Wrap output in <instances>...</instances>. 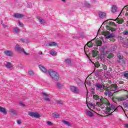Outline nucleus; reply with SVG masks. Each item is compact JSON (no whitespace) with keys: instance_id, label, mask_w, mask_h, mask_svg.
Masks as SVG:
<instances>
[{"instance_id":"nucleus-1","label":"nucleus","mask_w":128,"mask_h":128,"mask_svg":"<svg viewBox=\"0 0 128 128\" xmlns=\"http://www.w3.org/2000/svg\"><path fill=\"white\" fill-rule=\"evenodd\" d=\"M48 74L50 75V76L52 78L53 80H55L57 82L60 80V75L58 72L54 71H52V70H48Z\"/></svg>"},{"instance_id":"nucleus-2","label":"nucleus","mask_w":128,"mask_h":128,"mask_svg":"<svg viewBox=\"0 0 128 128\" xmlns=\"http://www.w3.org/2000/svg\"><path fill=\"white\" fill-rule=\"evenodd\" d=\"M94 86L96 88V90H98L100 92H104V89L106 86L102 84L96 83L94 84Z\"/></svg>"},{"instance_id":"nucleus-3","label":"nucleus","mask_w":128,"mask_h":128,"mask_svg":"<svg viewBox=\"0 0 128 128\" xmlns=\"http://www.w3.org/2000/svg\"><path fill=\"white\" fill-rule=\"evenodd\" d=\"M104 90H105V92H104V96H108V98H111L112 96V94L110 92V88H108V87L106 86L105 88L104 89Z\"/></svg>"},{"instance_id":"nucleus-4","label":"nucleus","mask_w":128,"mask_h":128,"mask_svg":"<svg viewBox=\"0 0 128 128\" xmlns=\"http://www.w3.org/2000/svg\"><path fill=\"white\" fill-rule=\"evenodd\" d=\"M110 98L112 100V102H114L115 104H118V102H123V100H126L125 97L122 96L118 98L112 96Z\"/></svg>"},{"instance_id":"nucleus-5","label":"nucleus","mask_w":128,"mask_h":128,"mask_svg":"<svg viewBox=\"0 0 128 128\" xmlns=\"http://www.w3.org/2000/svg\"><path fill=\"white\" fill-rule=\"evenodd\" d=\"M70 90L72 92H74V94H80V90L78 87L76 86H72L70 87Z\"/></svg>"},{"instance_id":"nucleus-6","label":"nucleus","mask_w":128,"mask_h":128,"mask_svg":"<svg viewBox=\"0 0 128 128\" xmlns=\"http://www.w3.org/2000/svg\"><path fill=\"white\" fill-rule=\"evenodd\" d=\"M100 102L102 104L100 105V106H102L103 104H106V106H110L108 100V99H106V98H100Z\"/></svg>"},{"instance_id":"nucleus-7","label":"nucleus","mask_w":128,"mask_h":128,"mask_svg":"<svg viewBox=\"0 0 128 128\" xmlns=\"http://www.w3.org/2000/svg\"><path fill=\"white\" fill-rule=\"evenodd\" d=\"M108 88L112 92H116L118 90V85L116 84H112Z\"/></svg>"},{"instance_id":"nucleus-8","label":"nucleus","mask_w":128,"mask_h":128,"mask_svg":"<svg viewBox=\"0 0 128 128\" xmlns=\"http://www.w3.org/2000/svg\"><path fill=\"white\" fill-rule=\"evenodd\" d=\"M28 114V116H32V118H38L40 116V114L36 112H29Z\"/></svg>"},{"instance_id":"nucleus-9","label":"nucleus","mask_w":128,"mask_h":128,"mask_svg":"<svg viewBox=\"0 0 128 128\" xmlns=\"http://www.w3.org/2000/svg\"><path fill=\"white\" fill-rule=\"evenodd\" d=\"M94 46V44H92V41H90L87 43V46L86 45L84 47V52L88 56V54H86V50H88V48H92Z\"/></svg>"},{"instance_id":"nucleus-10","label":"nucleus","mask_w":128,"mask_h":128,"mask_svg":"<svg viewBox=\"0 0 128 128\" xmlns=\"http://www.w3.org/2000/svg\"><path fill=\"white\" fill-rule=\"evenodd\" d=\"M74 80L76 82L78 86H82L84 84V82H82V81L78 78H74Z\"/></svg>"},{"instance_id":"nucleus-11","label":"nucleus","mask_w":128,"mask_h":128,"mask_svg":"<svg viewBox=\"0 0 128 128\" xmlns=\"http://www.w3.org/2000/svg\"><path fill=\"white\" fill-rule=\"evenodd\" d=\"M105 56L107 58H114V54L110 53V52L108 51L106 52Z\"/></svg>"},{"instance_id":"nucleus-12","label":"nucleus","mask_w":128,"mask_h":128,"mask_svg":"<svg viewBox=\"0 0 128 128\" xmlns=\"http://www.w3.org/2000/svg\"><path fill=\"white\" fill-rule=\"evenodd\" d=\"M42 94L44 96L43 98H44V100H46V102H50V99L49 98L50 96H48V94L45 92H42Z\"/></svg>"},{"instance_id":"nucleus-13","label":"nucleus","mask_w":128,"mask_h":128,"mask_svg":"<svg viewBox=\"0 0 128 128\" xmlns=\"http://www.w3.org/2000/svg\"><path fill=\"white\" fill-rule=\"evenodd\" d=\"M103 71L102 69L98 70L95 74L96 76H102L104 74V72H102Z\"/></svg>"},{"instance_id":"nucleus-14","label":"nucleus","mask_w":128,"mask_h":128,"mask_svg":"<svg viewBox=\"0 0 128 128\" xmlns=\"http://www.w3.org/2000/svg\"><path fill=\"white\" fill-rule=\"evenodd\" d=\"M15 50L16 52H23L24 50L22 48V47H20V46L18 44H16L15 46Z\"/></svg>"},{"instance_id":"nucleus-15","label":"nucleus","mask_w":128,"mask_h":128,"mask_svg":"<svg viewBox=\"0 0 128 128\" xmlns=\"http://www.w3.org/2000/svg\"><path fill=\"white\" fill-rule=\"evenodd\" d=\"M4 54L7 56H14V52H12L6 50L4 52Z\"/></svg>"},{"instance_id":"nucleus-16","label":"nucleus","mask_w":128,"mask_h":128,"mask_svg":"<svg viewBox=\"0 0 128 128\" xmlns=\"http://www.w3.org/2000/svg\"><path fill=\"white\" fill-rule=\"evenodd\" d=\"M13 16L14 18H24V14H22L16 13V14H14L13 15Z\"/></svg>"},{"instance_id":"nucleus-17","label":"nucleus","mask_w":128,"mask_h":128,"mask_svg":"<svg viewBox=\"0 0 128 128\" xmlns=\"http://www.w3.org/2000/svg\"><path fill=\"white\" fill-rule=\"evenodd\" d=\"M99 18H106V14L105 12H100L98 13Z\"/></svg>"},{"instance_id":"nucleus-18","label":"nucleus","mask_w":128,"mask_h":128,"mask_svg":"<svg viewBox=\"0 0 128 128\" xmlns=\"http://www.w3.org/2000/svg\"><path fill=\"white\" fill-rule=\"evenodd\" d=\"M38 68H40V70H42V72H47L48 70H46V68H44V66L42 65H39Z\"/></svg>"},{"instance_id":"nucleus-19","label":"nucleus","mask_w":128,"mask_h":128,"mask_svg":"<svg viewBox=\"0 0 128 128\" xmlns=\"http://www.w3.org/2000/svg\"><path fill=\"white\" fill-rule=\"evenodd\" d=\"M92 58H96V56H97L98 54V51L92 50Z\"/></svg>"},{"instance_id":"nucleus-20","label":"nucleus","mask_w":128,"mask_h":128,"mask_svg":"<svg viewBox=\"0 0 128 128\" xmlns=\"http://www.w3.org/2000/svg\"><path fill=\"white\" fill-rule=\"evenodd\" d=\"M106 53L101 54L100 56V59L101 60L104 62V60H106Z\"/></svg>"},{"instance_id":"nucleus-21","label":"nucleus","mask_w":128,"mask_h":128,"mask_svg":"<svg viewBox=\"0 0 128 128\" xmlns=\"http://www.w3.org/2000/svg\"><path fill=\"white\" fill-rule=\"evenodd\" d=\"M37 18L39 20L40 22L42 24H44L46 22V20H44L42 18V17L40 16H38Z\"/></svg>"},{"instance_id":"nucleus-22","label":"nucleus","mask_w":128,"mask_h":128,"mask_svg":"<svg viewBox=\"0 0 128 128\" xmlns=\"http://www.w3.org/2000/svg\"><path fill=\"white\" fill-rule=\"evenodd\" d=\"M0 112H2L4 114H7L6 110V108L2 106H0Z\"/></svg>"},{"instance_id":"nucleus-23","label":"nucleus","mask_w":128,"mask_h":128,"mask_svg":"<svg viewBox=\"0 0 128 128\" xmlns=\"http://www.w3.org/2000/svg\"><path fill=\"white\" fill-rule=\"evenodd\" d=\"M117 20L116 22L117 24H122V22H124V19L122 18H117V19L114 20Z\"/></svg>"},{"instance_id":"nucleus-24","label":"nucleus","mask_w":128,"mask_h":128,"mask_svg":"<svg viewBox=\"0 0 128 128\" xmlns=\"http://www.w3.org/2000/svg\"><path fill=\"white\" fill-rule=\"evenodd\" d=\"M52 116L56 118H60V114H58V113L56 112H54L52 113Z\"/></svg>"},{"instance_id":"nucleus-25","label":"nucleus","mask_w":128,"mask_h":128,"mask_svg":"<svg viewBox=\"0 0 128 128\" xmlns=\"http://www.w3.org/2000/svg\"><path fill=\"white\" fill-rule=\"evenodd\" d=\"M116 6V5H113L112 8V12H116L117 10Z\"/></svg>"},{"instance_id":"nucleus-26","label":"nucleus","mask_w":128,"mask_h":128,"mask_svg":"<svg viewBox=\"0 0 128 128\" xmlns=\"http://www.w3.org/2000/svg\"><path fill=\"white\" fill-rule=\"evenodd\" d=\"M62 122L64 124H66V126H72V124H70V122L68 121L64 120H62Z\"/></svg>"},{"instance_id":"nucleus-27","label":"nucleus","mask_w":128,"mask_h":128,"mask_svg":"<svg viewBox=\"0 0 128 128\" xmlns=\"http://www.w3.org/2000/svg\"><path fill=\"white\" fill-rule=\"evenodd\" d=\"M116 50V46L114 44H112L110 48V52H114Z\"/></svg>"},{"instance_id":"nucleus-28","label":"nucleus","mask_w":128,"mask_h":128,"mask_svg":"<svg viewBox=\"0 0 128 128\" xmlns=\"http://www.w3.org/2000/svg\"><path fill=\"white\" fill-rule=\"evenodd\" d=\"M64 62L68 64H72V60H70V58L65 59Z\"/></svg>"},{"instance_id":"nucleus-29","label":"nucleus","mask_w":128,"mask_h":128,"mask_svg":"<svg viewBox=\"0 0 128 128\" xmlns=\"http://www.w3.org/2000/svg\"><path fill=\"white\" fill-rule=\"evenodd\" d=\"M106 28L107 30H111V32H116V28L110 27V26H106Z\"/></svg>"},{"instance_id":"nucleus-30","label":"nucleus","mask_w":128,"mask_h":128,"mask_svg":"<svg viewBox=\"0 0 128 128\" xmlns=\"http://www.w3.org/2000/svg\"><path fill=\"white\" fill-rule=\"evenodd\" d=\"M123 76L126 80H128V71L123 72Z\"/></svg>"},{"instance_id":"nucleus-31","label":"nucleus","mask_w":128,"mask_h":128,"mask_svg":"<svg viewBox=\"0 0 128 128\" xmlns=\"http://www.w3.org/2000/svg\"><path fill=\"white\" fill-rule=\"evenodd\" d=\"M94 66V68H100V62H96L95 63L93 62Z\"/></svg>"},{"instance_id":"nucleus-32","label":"nucleus","mask_w":128,"mask_h":128,"mask_svg":"<svg viewBox=\"0 0 128 128\" xmlns=\"http://www.w3.org/2000/svg\"><path fill=\"white\" fill-rule=\"evenodd\" d=\"M86 114H87L88 116H90V118H92V116H94V114L90 110H87Z\"/></svg>"},{"instance_id":"nucleus-33","label":"nucleus","mask_w":128,"mask_h":128,"mask_svg":"<svg viewBox=\"0 0 128 128\" xmlns=\"http://www.w3.org/2000/svg\"><path fill=\"white\" fill-rule=\"evenodd\" d=\"M48 46H58V44L56 42H51L48 44Z\"/></svg>"},{"instance_id":"nucleus-34","label":"nucleus","mask_w":128,"mask_h":128,"mask_svg":"<svg viewBox=\"0 0 128 128\" xmlns=\"http://www.w3.org/2000/svg\"><path fill=\"white\" fill-rule=\"evenodd\" d=\"M6 66V68H12V64L10 62H8Z\"/></svg>"},{"instance_id":"nucleus-35","label":"nucleus","mask_w":128,"mask_h":128,"mask_svg":"<svg viewBox=\"0 0 128 128\" xmlns=\"http://www.w3.org/2000/svg\"><path fill=\"white\" fill-rule=\"evenodd\" d=\"M14 30V32H16V34H18V32H20V29L18 27H15Z\"/></svg>"},{"instance_id":"nucleus-36","label":"nucleus","mask_w":128,"mask_h":128,"mask_svg":"<svg viewBox=\"0 0 128 128\" xmlns=\"http://www.w3.org/2000/svg\"><path fill=\"white\" fill-rule=\"evenodd\" d=\"M93 98L95 100H100V96L98 95H94L93 96Z\"/></svg>"},{"instance_id":"nucleus-37","label":"nucleus","mask_w":128,"mask_h":128,"mask_svg":"<svg viewBox=\"0 0 128 128\" xmlns=\"http://www.w3.org/2000/svg\"><path fill=\"white\" fill-rule=\"evenodd\" d=\"M50 54H51V56H56V52L55 50L50 52Z\"/></svg>"},{"instance_id":"nucleus-38","label":"nucleus","mask_w":128,"mask_h":128,"mask_svg":"<svg viewBox=\"0 0 128 128\" xmlns=\"http://www.w3.org/2000/svg\"><path fill=\"white\" fill-rule=\"evenodd\" d=\"M101 66H102L103 70H108V66H106V65L104 64H101Z\"/></svg>"},{"instance_id":"nucleus-39","label":"nucleus","mask_w":128,"mask_h":128,"mask_svg":"<svg viewBox=\"0 0 128 128\" xmlns=\"http://www.w3.org/2000/svg\"><path fill=\"white\" fill-rule=\"evenodd\" d=\"M122 34H124V36H128V30H124L122 32Z\"/></svg>"},{"instance_id":"nucleus-40","label":"nucleus","mask_w":128,"mask_h":128,"mask_svg":"<svg viewBox=\"0 0 128 128\" xmlns=\"http://www.w3.org/2000/svg\"><path fill=\"white\" fill-rule=\"evenodd\" d=\"M122 98H125L124 100H127L128 98V91L126 90V96H122Z\"/></svg>"},{"instance_id":"nucleus-41","label":"nucleus","mask_w":128,"mask_h":128,"mask_svg":"<svg viewBox=\"0 0 128 128\" xmlns=\"http://www.w3.org/2000/svg\"><path fill=\"white\" fill-rule=\"evenodd\" d=\"M117 56L118 58V60H123L124 59V56H122L121 54H118Z\"/></svg>"},{"instance_id":"nucleus-42","label":"nucleus","mask_w":128,"mask_h":128,"mask_svg":"<svg viewBox=\"0 0 128 128\" xmlns=\"http://www.w3.org/2000/svg\"><path fill=\"white\" fill-rule=\"evenodd\" d=\"M123 106L124 108H128V102H124Z\"/></svg>"},{"instance_id":"nucleus-43","label":"nucleus","mask_w":128,"mask_h":128,"mask_svg":"<svg viewBox=\"0 0 128 128\" xmlns=\"http://www.w3.org/2000/svg\"><path fill=\"white\" fill-rule=\"evenodd\" d=\"M107 38H114V36L112 34H111L109 36H106Z\"/></svg>"},{"instance_id":"nucleus-44","label":"nucleus","mask_w":128,"mask_h":128,"mask_svg":"<svg viewBox=\"0 0 128 128\" xmlns=\"http://www.w3.org/2000/svg\"><path fill=\"white\" fill-rule=\"evenodd\" d=\"M56 86L58 88H61L62 87V85L60 83H57Z\"/></svg>"},{"instance_id":"nucleus-45","label":"nucleus","mask_w":128,"mask_h":128,"mask_svg":"<svg viewBox=\"0 0 128 128\" xmlns=\"http://www.w3.org/2000/svg\"><path fill=\"white\" fill-rule=\"evenodd\" d=\"M28 74H30V76H34V71L32 70H30L28 72Z\"/></svg>"},{"instance_id":"nucleus-46","label":"nucleus","mask_w":128,"mask_h":128,"mask_svg":"<svg viewBox=\"0 0 128 128\" xmlns=\"http://www.w3.org/2000/svg\"><path fill=\"white\" fill-rule=\"evenodd\" d=\"M110 108L111 109V110H114V108H116V106H114V104H111L110 106Z\"/></svg>"},{"instance_id":"nucleus-47","label":"nucleus","mask_w":128,"mask_h":128,"mask_svg":"<svg viewBox=\"0 0 128 128\" xmlns=\"http://www.w3.org/2000/svg\"><path fill=\"white\" fill-rule=\"evenodd\" d=\"M118 110H123V112H124V108H122V106H117Z\"/></svg>"},{"instance_id":"nucleus-48","label":"nucleus","mask_w":128,"mask_h":128,"mask_svg":"<svg viewBox=\"0 0 128 128\" xmlns=\"http://www.w3.org/2000/svg\"><path fill=\"white\" fill-rule=\"evenodd\" d=\"M109 24L110 26H116V23L112 22H109Z\"/></svg>"},{"instance_id":"nucleus-49","label":"nucleus","mask_w":128,"mask_h":128,"mask_svg":"<svg viewBox=\"0 0 128 128\" xmlns=\"http://www.w3.org/2000/svg\"><path fill=\"white\" fill-rule=\"evenodd\" d=\"M1 24H2V26L3 28H8V25H6V24H4L2 22V20L1 21Z\"/></svg>"},{"instance_id":"nucleus-50","label":"nucleus","mask_w":128,"mask_h":128,"mask_svg":"<svg viewBox=\"0 0 128 128\" xmlns=\"http://www.w3.org/2000/svg\"><path fill=\"white\" fill-rule=\"evenodd\" d=\"M56 102L58 104H64V102H62V101H60V100H57V101H56Z\"/></svg>"},{"instance_id":"nucleus-51","label":"nucleus","mask_w":128,"mask_h":128,"mask_svg":"<svg viewBox=\"0 0 128 128\" xmlns=\"http://www.w3.org/2000/svg\"><path fill=\"white\" fill-rule=\"evenodd\" d=\"M32 3H30V4L28 5V6H27V7H28V8H32Z\"/></svg>"},{"instance_id":"nucleus-52","label":"nucleus","mask_w":128,"mask_h":128,"mask_svg":"<svg viewBox=\"0 0 128 128\" xmlns=\"http://www.w3.org/2000/svg\"><path fill=\"white\" fill-rule=\"evenodd\" d=\"M10 112L12 114H16V110H14L11 109Z\"/></svg>"},{"instance_id":"nucleus-53","label":"nucleus","mask_w":128,"mask_h":128,"mask_svg":"<svg viewBox=\"0 0 128 128\" xmlns=\"http://www.w3.org/2000/svg\"><path fill=\"white\" fill-rule=\"evenodd\" d=\"M121 64L122 66H124V64H126V62L123 60H121Z\"/></svg>"},{"instance_id":"nucleus-54","label":"nucleus","mask_w":128,"mask_h":128,"mask_svg":"<svg viewBox=\"0 0 128 128\" xmlns=\"http://www.w3.org/2000/svg\"><path fill=\"white\" fill-rule=\"evenodd\" d=\"M84 5L87 7V8H90V4L88 3H86Z\"/></svg>"},{"instance_id":"nucleus-55","label":"nucleus","mask_w":128,"mask_h":128,"mask_svg":"<svg viewBox=\"0 0 128 128\" xmlns=\"http://www.w3.org/2000/svg\"><path fill=\"white\" fill-rule=\"evenodd\" d=\"M47 124L48 126H52V124L50 121H48Z\"/></svg>"},{"instance_id":"nucleus-56","label":"nucleus","mask_w":128,"mask_h":128,"mask_svg":"<svg viewBox=\"0 0 128 128\" xmlns=\"http://www.w3.org/2000/svg\"><path fill=\"white\" fill-rule=\"evenodd\" d=\"M18 23L19 24V26H24V24L18 21Z\"/></svg>"},{"instance_id":"nucleus-57","label":"nucleus","mask_w":128,"mask_h":128,"mask_svg":"<svg viewBox=\"0 0 128 128\" xmlns=\"http://www.w3.org/2000/svg\"><path fill=\"white\" fill-rule=\"evenodd\" d=\"M119 110H118V107L116 108H115L114 109V112H119Z\"/></svg>"},{"instance_id":"nucleus-58","label":"nucleus","mask_w":128,"mask_h":128,"mask_svg":"<svg viewBox=\"0 0 128 128\" xmlns=\"http://www.w3.org/2000/svg\"><path fill=\"white\" fill-rule=\"evenodd\" d=\"M106 110L107 112H110V110H112V109H110V108H107Z\"/></svg>"},{"instance_id":"nucleus-59","label":"nucleus","mask_w":128,"mask_h":128,"mask_svg":"<svg viewBox=\"0 0 128 128\" xmlns=\"http://www.w3.org/2000/svg\"><path fill=\"white\" fill-rule=\"evenodd\" d=\"M86 84H88V86H92V82L90 81H87Z\"/></svg>"},{"instance_id":"nucleus-60","label":"nucleus","mask_w":128,"mask_h":128,"mask_svg":"<svg viewBox=\"0 0 128 128\" xmlns=\"http://www.w3.org/2000/svg\"><path fill=\"white\" fill-rule=\"evenodd\" d=\"M17 122L18 124H22V121H20V120H17Z\"/></svg>"},{"instance_id":"nucleus-61","label":"nucleus","mask_w":128,"mask_h":128,"mask_svg":"<svg viewBox=\"0 0 128 128\" xmlns=\"http://www.w3.org/2000/svg\"><path fill=\"white\" fill-rule=\"evenodd\" d=\"M23 52L24 53V54H26V56H28V54H30V53H26V51H24V50H23Z\"/></svg>"},{"instance_id":"nucleus-62","label":"nucleus","mask_w":128,"mask_h":128,"mask_svg":"<svg viewBox=\"0 0 128 128\" xmlns=\"http://www.w3.org/2000/svg\"><path fill=\"white\" fill-rule=\"evenodd\" d=\"M122 63V60H117V64H120Z\"/></svg>"},{"instance_id":"nucleus-63","label":"nucleus","mask_w":128,"mask_h":128,"mask_svg":"<svg viewBox=\"0 0 128 128\" xmlns=\"http://www.w3.org/2000/svg\"><path fill=\"white\" fill-rule=\"evenodd\" d=\"M127 8H128V6H125L123 8V10H126Z\"/></svg>"},{"instance_id":"nucleus-64","label":"nucleus","mask_w":128,"mask_h":128,"mask_svg":"<svg viewBox=\"0 0 128 128\" xmlns=\"http://www.w3.org/2000/svg\"><path fill=\"white\" fill-rule=\"evenodd\" d=\"M125 128H128V124H125Z\"/></svg>"}]
</instances>
